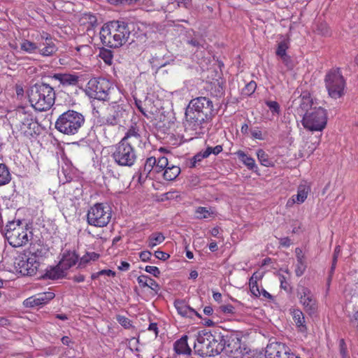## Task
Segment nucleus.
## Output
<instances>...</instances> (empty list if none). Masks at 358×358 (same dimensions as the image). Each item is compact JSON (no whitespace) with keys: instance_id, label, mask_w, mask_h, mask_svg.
Returning a JSON list of instances; mask_svg holds the SVG:
<instances>
[{"instance_id":"obj_11","label":"nucleus","mask_w":358,"mask_h":358,"mask_svg":"<svg viewBox=\"0 0 358 358\" xmlns=\"http://www.w3.org/2000/svg\"><path fill=\"white\" fill-rule=\"evenodd\" d=\"M296 295L299 303L309 315L314 314L317 309V301L310 289L299 282L296 289Z\"/></svg>"},{"instance_id":"obj_25","label":"nucleus","mask_w":358,"mask_h":358,"mask_svg":"<svg viewBox=\"0 0 358 358\" xmlns=\"http://www.w3.org/2000/svg\"><path fill=\"white\" fill-rule=\"evenodd\" d=\"M52 78L63 85H75L78 82V76L71 73H55Z\"/></svg>"},{"instance_id":"obj_47","label":"nucleus","mask_w":358,"mask_h":358,"mask_svg":"<svg viewBox=\"0 0 358 358\" xmlns=\"http://www.w3.org/2000/svg\"><path fill=\"white\" fill-rule=\"evenodd\" d=\"M210 155V152L209 150H206V149L204 151H201L199 153H197L194 157V162H200L204 158H207Z\"/></svg>"},{"instance_id":"obj_14","label":"nucleus","mask_w":358,"mask_h":358,"mask_svg":"<svg viewBox=\"0 0 358 358\" xmlns=\"http://www.w3.org/2000/svg\"><path fill=\"white\" fill-rule=\"evenodd\" d=\"M57 48L50 35L46 32L40 34V41H38V49L37 53L43 57L52 55Z\"/></svg>"},{"instance_id":"obj_60","label":"nucleus","mask_w":358,"mask_h":358,"mask_svg":"<svg viewBox=\"0 0 358 358\" xmlns=\"http://www.w3.org/2000/svg\"><path fill=\"white\" fill-rule=\"evenodd\" d=\"M176 2L179 7L187 8L190 5L189 0H176Z\"/></svg>"},{"instance_id":"obj_43","label":"nucleus","mask_w":358,"mask_h":358,"mask_svg":"<svg viewBox=\"0 0 358 358\" xmlns=\"http://www.w3.org/2000/svg\"><path fill=\"white\" fill-rule=\"evenodd\" d=\"M77 52L82 57H89L92 55V48L88 45H79L76 47Z\"/></svg>"},{"instance_id":"obj_27","label":"nucleus","mask_w":358,"mask_h":358,"mask_svg":"<svg viewBox=\"0 0 358 358\" xmlns=\"http://www.w3.org/2000/svg\"><path fill=\"white\" fill-rule=\"evenodd\" d=\"M163 178L166 180L171 181L175 180L180 173V168L175 165H169L167 160V165L162 172Z\"/></svg>"},{"instance_id":"obj_23","label":"nucleus","mask_w":358,"mask_h":358,"mask_svg":"<svg viewBox=\"0 0 358 358\" xmlns=\"http://www.w3.org/2000/svg\"><path fill=\"white\" fill-rule=\"evenodd\" d=\"M207 336H208V339H210V346H208V350L203 353L206 354V356H214L220 354L223 350V345L220 337L217 338L212 333Z\"/></svg>"},{"instance_id":"obj_35","label":"nucleus","mask_w":358,"mask_h":358,"mask_svg":"<svg viewBox=\"0 0 358 358\" xmlns=\"http://www.w3.org/2000/svg\"><path fill=\"white\" fill-rule=\"evenodd\" d=\"M165 240V236L161 232L152 233L148 238V246L154 248L155 246L162 243Z\"/></svg>"},{"instance_id":"obj_10","label":"nucleus","mask_w":358,"mask_h":358,"mask_svg":"<svg viewBox=\"0 0 358 358\" xmlns=\"http://www.w3.org/2000/svg\"><path fill=\"white\" fill-rule=\"evenodd\" d=\"M325 85L329 95L338 99L344 94L345 80L338 69L330 70L325 76Z\"/></svg>"},{"instance_id":"obj_20","label":"nucleus","mask_w":358,"mask_h":358,"mask_svg":"<svg viewBox=\"0 0 358 358\" xmlns=\"http://www.w3.org/2000/svg\"><path fill=\"white\" fill-rule=\"evenodd\" d=\"M124 143H129L130 145L141 144L145 145V142H143V138L139 132V129L136 126H131L126 132L124 136L120 141Z\"/></svg>"},{"instance_id":"obj_53","label":"nucleus","mask_w":358,"mask_h":358,"mask_svg":"<svg viewBox=\"0 0 358 358\" xmlns=\"http://www.w3.org/2000/svg\"><path fill=\"white\" fill-rule=\"evenodd\" d=\"M222 146L220 145H216L215 147L214 148H212V147H208L206 148V150H209L210 152V155L211 154H213V155H218L219 153H220L222 151Z\"/></svg>"},{"instance_id":"obj_28","label":"nucleus","mask_w":358,"mask_h":358,"mask_svg":"<svg viewBox=\"0 0 358 358\" xmlns=\"http://www.w3.org/2000/svg\"><path fill=\"white\" fill-rule=\"evenodd\" d=\"M291 314L299 330L301 332H305L306 331V326L303 312L299 309H293L291 311Z\"/></svg>"},{"instance_id":"obj_8","label":"nucleus","mask_w":358,"mask_h":358,"mask_svg":"<svg viewBox=\"0 0 358 358\" xmlns=\"http://www.w3.org/2000/svg\"><path fill=\"white\" fill-rule=\"evenodd\" d=\"M114 162L120 166L131 167L137 160L136 151L129 143L120 141L112 153Z\"/></svg>"},{"instance_id":"obj_24","label":"nucleus","mask_w":358,"mask_h":358,"mask_svg":"<svg viewBox=\"0 0 358 358\" xmlns=\"http://www.w3.org/2000/svg\"><path fill=\"white\" fill-rule=\"evenodd\" d=\"M78 255L73 251H64L62 257L59 261L60 266H62L66 271L75 265L78 261Z\"/></svg>"},{"instance_id":"obj_32","label":"nucleus","mask_w":358,"mask_h":358,"mask_svg":"<svg viewBox=\"0 0 358 358\" xmlns=\"http://www.w3.org/2000/svg\"><path fill=\"white\" fill-rule=\"evenodd\" d=\"M66 271L62 266H60V264L59 263L56 266L50 267L48 269L45 273V276L52 280L59 279L64 275Z\"/></svg>"},{"instance_id":"obj_29","label":"nucleus","mask_w":358,"mask_h":358,"mask_svg":"<svg viewBox=\"0 0 358 358\" xmlns=\"http://www.w3.org/2000/svg\"><path fill=\"white\" fill-rule=\"evenodd\" d=\"M137 281L142 287H148L154 291H157L159 288L158 283L147 275H139Z\"/></svg>"},{"instance_id":"obj_33","label":"nucleus","mask_w":358,"mask_h":358,"mask_svg":"<svg viewBox=\"0 0 358 358\" xmlns=\"http://www.w3.org/2000/svg\"><path fill=\"white\" fill-rule=\"evenodd\" d=\"M198 219H207L215 217L216 212L213 208L198 207L195 210Z\"/></svg>"},{"instance_id":"obj_1","label":"nucleus","mask_w":358,"mask_h":358,"mask_svg":"<svg viewBox=\"0 0 358 358\" xmlns=\"http://www.w3.org/2000/svg\"><path fill=\"white\" fill-rule=\"evenodd\" d=\"M213 113V102L206 97L200 96L192 99L185 113L187 127L194 130L201 128L203 122Z\"/></svg>"},{"instance_id":"obj_40","label":"nucleus","mask_w":358,"mask_h":358,"mask_svg":"<svg viewBox=\"0 0 358 358\" xmlns=\"http://www.w3.org/2000/svg\"><path fill=\"white\" fill-rule=\"evenodd\" d=\"M257 156L262 165L267 167L271 166L272 162L269 159L268 155L263 150H257Z\"/></svg>"},{"instance_id":"obj_5","label":"nucleus","mask_w":358,"mask_h":358,"mask_svg":"<svg viewBox=\"0 0 358 358\" xmlns=\"http://www.w3.org/2000/svg\"><path fill=\"white\" fill-rule=\"evenodd\" d=\"M31 237L32 233L20 220L9 222L6 226L5 238L14 248L25 245Z\"/></svg>"},{"instance_id":"obj_4","label":"nucleus","mask_w":358,"mask_h":358,"mask_svg":"<svg viewBox=\"0 0 358 358\" xmlns=\"http://www.w3.org/2000/svg\"><path fill=\"white\" fill-rule=\"evenodd\" d=\"M84 122L85 117L80 113L69 110L59 116L55 122V128L62 134L74 135L78 132Z\"/></svg>"},{"instance_id":"obj_38","label":"nucleus","mask_w":358,"mask_h":358,"mask_svg":"<svg viewBox=\"0 0 358 358\" xmlns=\"http://www.w3.org/2000/svg\"><path fill=\"white\" fill-rule=\"evenodd\" d=\"M236 155L241 162L248 167V169H253L255 167V159L247 155L244 152L239 150L236 152Z\"/></svg>"},{"instance_id":"obj_42","label":"nucleus","mask_w":358,"mask_h":358,"mask_svg":"<svg viewBox=\"0 0 358 358\" xmlns=\"http://www.w3.org/2000/svg\"><path fill=\"white\" fill-rule=\"evenodd\" d=\"M306 267H307V265H306V260L296 261V262L295 264V268H294V272H295L296 275L297 277L301 276L304 273V272L306 269Z\"/></svg>"},{"instance_id":"obj_3","label":"nucleus","mask_w":358,"mask_h":358,"mask_svg":"<svg viewBox=\"0 0 358 358\" xmlns=\"http://www.w3.org/2000/svg\"><path fill=\"white\" fill-rule=\"evenodd\" d=\"M31 106L38 111L50 109L55 103V93L52 87L47 84H36L28 92Z\"/></svg>"},{"instance_id":"obj_6","label":"nucleus","mask_w":358,"mask_h":358,"mask_svg":"<svg viewBox=\"0 0 358 358\" xmlns=\"http://www.w3.org/2000/svg\"><path fill=\"white\" fill-rule=\"evenodd\" d=\"M115 90L113 84L105 78H92L85 88L86 94L91 99L106 101L110 99V93Z\"/></svg>"},{"instance_id":"obj_37","label":"nucleus","mask_w":358,"mask_h":358,"mask_svg":"<svg viewBox=\"0 0 358 358\" xmlns=\"http://www.w3.org/2000/svg\"><path fill=\"white\" fill-rule=\"evenodd\" d=\"M17 117L20 121V124L27 123V124H29V122H34V116L31 113L25 111L24 108H22L17 110Z\"/></svg>"},{"instance_id":"obj_59","label":"nucleus","mask_w":358,"mask_h":358,"mask_svg":"<svg viewBox=\"0 0 358 358\" xmlns=\"http://www.w3.org/2000/svg\"><path fill=\"white\" fill-rule=\"evenodd\" d=\"M134 101H135V105L137 107V108L139 110V111L144 115H146L145 110H144V108L142 106V101L136 98H134Z\"/></svg>"},{"instance_id":"obj_58","label":"nucleus","mask_w":358,"mask_h":358,"mask_svg":"<svg viewBox=\"0 0 358 358\" xmlns=\"http://www.w3.org/2000/svg\"><path fill=\"white\" fill-rule=\"evenodd\" d=\"M295 254H296V261L306 260L304 254L303 253V251L301 248H296Z\"/></svg>"},{"instance_id":"obj_7","label":"nucleus","mask_w":358,"mask_h":358,"mask_svg":"<svg viewBox=\"0 0 358 358\" xmlns=\"http://www.w3.org/2000/svg\"><path fill=\"white\" fill-rule=\"evenodd\" d=\"M327 123V110L322 107H314L303 115L302 124L304 128L312 131H322Z\"/></svg>"},{"instance_id":"obj_46","label":"nucleus","mask_w":358,"mask_h":358,"mask_svg":"<svg viewBox=\"0 0 358 358\" xmlns=\"http://www.w3.org/2000/svg\"><path fill=\"white\" fill-rule=\"evenodd\" d=\"M99 257V255L95 253V252H90V253H87L85 255H84L82 258H81V263H87L88 262H90V260H96V259H98Z\"/></svg>"},{"instance_id":"obj_49","label":"nucleus","mask_w":358,"mask_h":358,"mask_svg":"<svg viewBox=\"0 0 358 358\" xmlns=\"http://www.w3.org/2000/svg\"><path fill=\"white\" fill-rule=\"evenodd\" d=\"M109 3L112 4H127V5H132L140 0H107Z\"/></svg>"},{"instance_id":"obj_52","label":"nucleus","mask_w":358,"mask_h":358,"mask_svg":"<svg viewBox=\"0 0 358 358\" xmlns=\"http://www.w3.org/2000/svg\"><path fill=\"white\" fill-rule=\"evenodd\" d=\"M155 256L156 258L161 259V260H166L169 257V255L166 252L157 250L155 252Z\"/></svg>"},{"instance_id":"obj_9","label":"nucleus","mask_w":358,"mask_h":358,"mask_svg":"<svg viewBox=\"0 0 358 358\" xmlns=\"http://www.w3.org/2000/svg\"><path fill=\"white\" fill-rule=\"evenodd\" d=\"M111 216L110 207L106 203H98L89 209L87 219L92 226L104 227L109 223Z\"/></svg>"},{"instance_id":"obj_61","label":"nucleus","mask_w":358,"mask_h":358,"mask_svg":"<svg viewBox=\"0 0 358 358\" xmlns=\"http://www.w3.org/2000/svg\"><path fill=\"white\" fill-rule=\"evenodd\" d=\"M99 273L101 275H107V276H115V273L110 269H103L99 271Z\"/></svg>"},{"instance_id":"obj_18","label":"nucleus","mask_w":358,"mask_h":358,"mask_svg":"<svg viewBox=\"0 0 358 358\" xmlns=\"http://www.w3.org/2000/svg\"><path fill=\"white\" fill-rule=\"evenodd\" d=\"M310 192V187L306 182L301 183L297 188V192L290 197L286 203L287 208L292 207L294 204H301L307 199Z\"/></svg>"},{"instance_id":"obj_63","label":"nucleus","mask_w":358,"mask_h":358,"mask_svg":"<svg viewBox=\"0 0 358 358\" xmlns=\"http://www.w3.org/2000/svg\"><path fill=\"white\" fill-rule=\"evenodd\" d=\"M279 280L280 282V287L281 288L284 289H287V282H286V280H285V278L284 276H280L279 277Z\"/></svg>"},{"instance_id":"obj_36","label":"nucleus","mask_w":358,"mask_h":358,"mask_svg":"<svg viewBox=\"0 0 358 358\" xmlns=\"http://www.w3.org/2000/svg\"><path fill=\"white\" fill-rule=\"evenodd\" d=\"M29 123V124H27V123H22L20 124V133L26 137L31 136L35 132L34 129L36 124V122L34 121Z\"/></svg>"},{"instance_id":"obj_51","label":"nucleus","mask_w":358,"mask_h":358,"mask_svg":"<svg viewBox=\"0 0 358 358\" xmlns=\"http://www.w3.org/2000/svg\"><path fill=\"white\" fill-rule=\"evenodd\" d=\"M340 353L342 358H348L347 348L345 343L343 339L340 341Z\"/></svg>"},{"instance_id":"obj_54","label":"nucleus","mask_w":358,"mask_h":358,"mask_svg":"<svg viewBox=\"0 0 358 358\" xmlns=\"http://www.w3.org/2000/svg\"><path fill=\"white\" fill-rule=\"evenodd\" d=\"M341 247L339 245L336 246L335 248V250H334L331 271H334V269L335 268V265L337 262L338 256L339 253L341 252Z\"/></svg>"},{"instance_id":"obj_21","label":"nucleus","mask_w":358,"mask_h":358,"mask_svg":"<svg viewBox=\"0 0 358 358\" xmlns=\"http://www.w3.org/2000/svg\"><path fill=\"white\" fill-rule=\"evenodd\" d=\"M27 254L34 259H36L39 264H41V262L48 256L49 248L47 245H37L36 246L31 248Z\"/></svg>"},{"instance_id":"obj_12","label":"nucleus","mask_w":358,"mask_h":358,"mask_svg":"<svg viewBox=\"0 0 358 358\" xmlns=\"http://www.w3.org/2000/svg\"><path fill=\"white\" fill-rule=\"evenodd\" d=\"M41 264L28 254L20 257L15 262V268L23 275H33L36 273Z\"/></svg>"},{"instance_id":"obj_2","label":"nucleus","mask_w":358,"mask_h":358,"mask_svg":"<svg viewBox=\"0 0 358 358\" xmlns=\"http://www.w3.org/2000/svg\"><path fill=\"white\" fill-rule=\"evenodd\" d=\"M130 35L127 24L124 22L113 21L103 26L100 31L102 43L110 48H119L124 44Z\"/></svg>"},{"instance_id":"obj_16","label":"nucleus","mask_w":358,"mask_h":358,"mask_svg":"<svg viewBox=\"0 0 358 358\" xmlns=\"http://www.w3.org/2000/svg\"><path fill=\"white\" fill-rule=\"evenodd\" d=\"M289 348L284 343L273 342L266 348V358H289Z\"/></svg>"},{"instance_id":"obj_22","label":"nucleus","mask_w":358,"mask_h":358,"mask_svg":"<svg viewBox=\"0 0 358 358\" xmlns=\"http://www.w3.org/2000/svg\"><path fill=\"white\" fill-rule=\"evenodd\" d=\"M174 306L177 310L178 313L182 317H192L194 315H196L199 317H201L200 315L197 312L189 307L182 300H176L174 302Z\"/></svg>"},{"instance_id":"obj_45","label":"nucleus","mask_w":358,"mask_h":358,"mask_svg":"<svg viewBox=\"0 0 358 358\" xmlns=\"http://www.w3.org/2000/svg\"><path fill=\"white\" fill-rule=\"evenodd\" d=\"M116 320L125 329H129L131 327V320L125 316L118 315L116 316Z\"/></svg>"},{"instance_id":"obj_44","label":"nucleus","mask_w":358,"mask_h":358,"mask_svg":"<svg viewBox=\"0 0 358 358\" xmlns=\"http://www.w3.org/2000/svg\"><path fill=\"white\" fill-rule=\"evenodd\" d=\"M266 104L269 108L273 115H278L280 114V106L276 101H266Z\"/></svg>"},{"instance_id":"obj_56","label":"nucleus","mask_w":358,"mask_h":358,"mask_svg":"<svg viewBox=\"0 0 358 358\" xmlns=\"http://www.w3.org/2000/svg\"><path fill=\"white\" fill-rule=\"evenodd\" d=\"M148 330L149 331L152 332L155 337L157 336L158 327H157V324L156 323H150L148 328Z\"/></svg>"},{"instance_id":"obj_34","label":"nucleus","mask_w":358,"mask_h":358,"mask_svg":"<svg viewBox=\"0 0 358 358\" xmlns=\"http://www.w3.org/2000/svg\"><path fill=\"white\" fill-rule=\"evenodd\" d=\"M287 48L288 47L285 41L280 42L278 44L276 54L281 58L282 62H284L288 68H291L292 66L289 64V57L286 54Z\"/></svg>"},{"instance_id":"obj_17","label":"nucleus","mask_w":358,"mask_h":358,"mask_svg":"<svg viewBox=\"0 0 358 358\" xmlns=\"http://www.w3.org/2000/svg\"><path fill=\"white\" fill-rule=\"evenodd\" d=\"M54 297L52 292L38 293L25 299L23 304L25 307L34 308L48 303Z\"/></svg>"},{"instance_id":"obj_39","label":"nucleus","mask_w":358,"mask_h":358,"mask_svg":"<svg viewBox=\"0 0 358 358\" xmlns=\"http://www.w3.org/2000/svg\"><path fill=\"white\" fill-rule=\"evenodd\" d=\"M10 173L3 164H0V186L4 185L10 182Z\"/></svg>"},{"instance_id":"obj_48","label":"nucleus","mask_w":358,"mask_h":358,"mask_svg":"<svg viewBox=\"0 0 358 358\" xmlns=\"http://www.w3.org/2000/svg\"><path fill=\"white\" fill-rule=\"evenodd\" d=\"M145 271L147 273L152 274L155 277H159L160 275L159 269L155 266H146L145 268Z\"/></svg>"},{"instance_id":"obj_57","label":"nucleus","mask_w":358,"mask_h":358,"mask_svg":"<svg viewBox=\"0 0 358 358\" xmlns=\"http://www.w3.org/2000/svg\"><path fill=\"white\" fill-rule=\"evenodd\" d=\"M221 309L224 313L233 314L234 313V308L231 305L223 306Z\"/></svg>"},{"instance_id":"obj_62","label":"nucleus","mask_w":358,"mask_h":358,"mask_svg":"<svg viewBox=\"0 0 358 358\" xmlns=\"http://www.w3.org/2000/svg\"><path fill=\"white\" fill-rule=\"evenodd\" d=\"M130 265L129 263L126 262H122L120 265L118 266V268L120 271H126L129 269Z\"/></svg>"},{"instance_id":"obj_26","label":"nucleus","mask_w":358,"mask_h":358,"mask_svg":"<svg viewBox=\"0 0 358 358\" xmlns=\"http://www.w3.org/2000/svg\"><path fill=\"white\" fill-rule=\"evenodd\" d=\"M40 41V35L36 37V42L31 41L27 39L22 40L20 43L21 50L28 53H37L38 49V41Z\"/></svg>"},{"instance_id":"obj_50","label":"nucleus","mask_w":358,"mask_h":358,"mask_svg":"<svg viewBox=\"0 0 358 358\" xmlns=\"http://www.w3.org/2000/svg\"><path fill=\"white\" fill-rule=\"evenodd\" d=\"M251 137L255 139L264 140V136L260 129L258 128L252 129L250 131Z\"/></svg>"},{"instance_id":"obj_55","label":"nucleus","mask_w":358,"mask_h":358,"mask_svg":"<svg viewBox=\"0 0 358 358\" xmlns=\"http://www.w3.org/2000/svg\"><path fill=\"white\" fill-rule=\"evenodd\" d=\"M152 253L149 251H143L140 253V258L143 262H148L150 259Z\"/></svg>"},{"instance_id":"obj_31","label":"nucleus","mask_w":358,"mask_h":358,"mask_svg":"<svg viewBox=\"0 0 358 358\" xmlns=\"http://www.w3.org/2000/svg\"><path fill=\"white\" fill-rule=\"evenodd\" d=\"M263 275L262 273L255 272L252 274L249 280V286L251 293L255 296H258L261 294L260 289L258 287L257 281L261 280Z\"/></svg>"},{"instance_id":"obj_13","label":"nucleus","mask_w":358,"mask_h":358,"mask_svg":"<svg viewBox=\"0 0 358 358\" xmlns=\"http://www.w3.org/2000/svg\"><path fill=\"white\" fill-rule=\"evenodd\" d=\"M167 165V158L161 157L156 159L155 157H150L145 161L144 169L141 174L148 176L149 175L156 173H162Z\"/></svg>"},{"instance_id":"obj_41","label":"nucleus","mask_w":358,"mask_h":358,"mask_svg":"<svg viewBox=\"0 0 358 358\" xmlns=\"http://www.w3.org/2000/svg\"><path fill=\"white\" fill-rule=\"evenodd\" d=\"M99 57L108 65H110L113 62V53L109 50H101L99 52Z\"/></svg>"},{"instance_id":"obj_64","label":"nucleus","mask_w":358,"mask_h":358,"mask_svg":"<svg viewBox=\"0 0 358 358\" xmlns=\"http://www.w3.org/2000/svg\"><path fill=\"white\" fill-rule=\"evenodd\" d=\"M10 321L8 319L5 317H0V326L1 327H7L10 324Z\"/></svg>"},{"instance_id":"obj_15","label":"nucleus","mask_w":358,"mask_h":358,"mask_svg":"<svg viewBox=\"0 0 358 358\" xmlns=\"http://www.w3.org/2000/svg\"><path fill=\"white\" fill-rule=\"evenodd\" d=\"M124 113L125 110L120 105L113 102L106 108L104 116L105 122L109 125H116L120 122Z\"/></svg>"},{"instance_id":"obj_19","label":"nucleus","mask_w":358,"mask_h":358,"mask_svg":"<svg viewBox=\"0 0 358 358\" xmlns=\"http://www.w3.org/2000/svg\"><path fill=\"white\" fill-rule=\"evenodd\" d=\"M210 331L203 330L198 333L196 342L194 343V349L202 356L206 355L203 352L208 350L210 339H208V335H210Z\"/></svg>"},{"instance_id":"obj_30","label":"nucleus","mask_w":358,"mask_h":358,"mask_svg":"<svg viewBox=\"0 0 358 358\" xmlns=\"http://www.w3.org/2000/svg\"><path fill=\"white\" fill-rule=\"evenodd\" d=\"M174 350L177 354H190L191 349L187 344V336H184L174 343Z\"/></svg>"}]
</instances>
